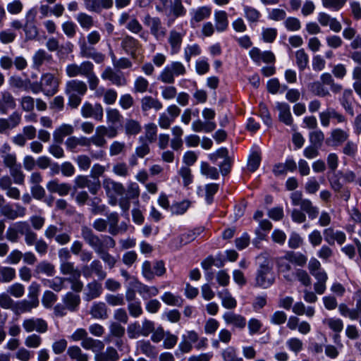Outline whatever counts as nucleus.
Masks as SVG:
<instances>
[{
    "instance_id": "obj_38",
    "label": "nucleus",
    "mask_w": 361,
    "mask_h": 361,
    "mask_svg": "<svg viewBox=\"0 0 361 361\" xmlns=\"http://www.w3.org/2000/svg\"><path fill=\"white\" fill-rule=\"evenodd\" d=\"M218 296L221 300V305L226 309H234L237 306L236 300L231 295L228 290L218 293Z\"/></svg>"
},
{
    "instance_id": "obj_37",
    "label": "nucleus",
    "mask_w": 361,
    "mask_h": 361,
    "mask_svg": "<svg viewBox=\"0 0 361 361\" xmlns=\"http://www.w3.org/2000/svg\"><path fill=\"white\" fill-rule=\"evenodd\" d=\"M60 271L63 275H70V278H80L81 271L75 267L71 262H62L60 264Z\"/></svg>"
},
{
    "instance_id": "obj_62",
    "label": "nucleus",
    "mask_w": 361,
    "mask_h": 361,
    "mask_svg": "<svg viewBox=\"0 0 361 361\" xmlns=\"http://www.w3.org/2000/svg\"><path fill=\"white\" fill-rule=\"evenodd\" d=\"M287 257L291 263L295 264L298 266H304L307 261V258L305 255L302 253H295L293 252H288Z\"/></svg>"
},
{
    "instance_id": "obj_56",
    "label": "nucleus",
    "mask_w": 361,
    "mask_h": 361,
    "mask_svg": "<svg viewBox=\"0 0 361 361\" xmlns=\"http://www.w3.org/2000/svg\"><path fill=\"white\" fill-rule=\"evenodd\" d=\"M164 302L171 306L180 307L183 304V300L179 297L173 295L171 292H166L161 296Z\"/></svg>"
},
{
    "instance_id": "obj_49",
    "label": "nucleus",
    "mask_w": 361,
    "mask_h": 361,
    "mask_svg": "<svg viewBox=\"0 0 361 361\" xmlns=\"http://www.w3.org/2000/svg\"><path fill=\"white\" fill-rule=\"evenodd\" d=\"M300 208L308 214L309 218L311 219H314L318 216L319 209L314 206L312 202L308 199H305V201L302 202Z\"/></svg>"
},
{
    "instance_id": "obj_24",
    "label": "nucleus",
    "mask_w": 361,
    "mask_h": 361,
    "mask_svg": "<svg viewBox=\"0 0 361 361\" xmlns=\"http://www.w3.org/2000/svg\"><path fill=\"white\" fill-rule=\"evenodd\" d=\"M90 314L95 319H106L108 318V308L103 302H94L90 309Z\"/></svg>"
},
{
    "instance_id": "obj_53",
    "label": "nucleus",
    "mask_w": 361,
    "mask_h": 361,
    "mask_svg": "<svg viewBox=\"0 0 361 361\" xmlns=\"http://www.w3.org/2000/svg\"><path fill=\"white\" fill-rule=\"evenodd\" d=\"M200 172L202 175L206 176L211 179H217L219 177V171L217 169L209 166L207 162L201 163Z\"/></svg>"
},
{
    "instance_id": "obj_3",
    "label": "nucleus",
    "mask_w": 361,
    "mask_h": 361,
    "mask_svg": "<svg viewBox=\"0 0 361 361\" xmlns=\"http://www.w3.org/2000/svg\"><path fill=\"white\" fill-rule=\"evenodd\" d=\"M274 282V275L269 262L264 261L259 265L256 276L257 286L267 288Z\"/></svg>"
},
{
    "instance_id": "obj_33",
    "label": "nucleus",
    "mask_w": 361,
    "mask_h": 361,
    "mask_svg": "<svg viewBox=\"0 0 361 361\" xmlns=\"http://www.w3.org/2000/svg\"><path fill=\"white\" fill-rule=\"evenodd\" d=\"M109 232L111 235H116L120 232H125L127 230V226H118V214L116 212L111 213L108 216Z\"/></svg>"
},
{
    "instance_id": "obj_11",
    "label": "nucleus",
    "mask_w": 361,
    "mask_h": 361,
    "mask_svg": "<svg viewBox=\"0 0 361 361\" xmlns=\"http://www.w3.org/2000/svg\"><path fill=\"white\" fill-rule=\"evenodd\" d=\"M16 226L20 233L24 235L25 243L27 246H32L38 240L37 235L30 227L27 221H18Z\"/></svg>"
},
{
    "instance_id": "obj_21",
    "label": "nucleus",
    "mask_w": 361,
    "mask_h": 361,
    "mask_svg": "<svg viewBox=\"0 0 361 361\" xmlns=\"http://www.w3.org/2000/svg\"><path fill=\"white\" fill-rule=\"evenodd\" d=\"M276 109L279 111V119L287 126L293 124V117L290 113V106L285 102H277Z\"/></svg>"
},
{
    "instance_id": "obj_36",
    "label": "nucleus",
    "mask_w": 361,
    "mask_h": 361,
    "mask_svg": "<svg viewBox=\"0 0 361 361\" xmlns=\"http://www.w3.org/2000/svg\"><path fill=\"white\" fill-rule=\"evenodd\" d=\"M63 302L68 310L74 312L80 303V295L68 292L63 298Z\"/></svg>"
},
{
    "instance_id": "obj_12",
    "label": "nucleus",
    "mask_w": 361,
    "mask_h": 361,
    "mask_svg": "<svg viewBox=\"0 0 361 361\" xmlns=\"http://www.w3.org/2000/svg\"><path fill=\"white\" fill-rule=\"evenodd\" d=\"M87 91L86 83L79 80H71L66 84L65 92L66 94L83 96Z\"/></svg>"
},
{
    "instance_id": "obj_13",
    "label": "nucleus",
    "mask_w": 361,
    "mask_h": 361,
    "mask_svg": "<svg viewBox=\"0 0 361 361\" xmlns=\"http://www.w3.org/2000/svg\"><path fill=\"white\" fill-rule=\"evenodd\" d=\"M103 80H107L116 86H125L127 85V79L121 73H117L111 67H106L102 73Z\"/></svg>"
},
{
    "instance_id": "obj_34",
    "label": "nucleus",
    "mask_w": 361,
    "mask_h": 361,
    "mask_svg": "<svg viewBox=\"0 0 361 361\" xmlns=\"http://www.w3.org/2000/svg\"><path fill=\"white\" fill-rule=\"evenodd\" d=\"M171 133L173 138L171 140V147L173 150H179L182 148L183 140L182 136L183 135V130L178 126H175L171 128Z\"/></svg>"
},
{
    "instance_id": "obj_9",
    "label": "nucleus",
    "mask_w": 361,
    "mask_h": 361,
    "mask_svg": "<svg viewBox=\"0 0 361 361\" xmlns=\"http://www.w3.org/2000/svg\"><path fill=\"white\" fill-rule=\"evenodd\" d=\"M75 188L83 189L87 188L90 192L96 195L101 188L99 180L96 182L91 181L86 176H78L74 179Z\"/></svg>"
},
{
    "instance_id": "obj_35",
    "label": "nucleus",
    "mask_w": 361,
    "mask_h": 361,
    "mask_svg": "<svg viewBox=\"0 0 361 361\" xmlns=\"http://www.w3.org/2000/svg\"><path fill=\"white\" fill-rule=\"evenodd\" d=\"M215 29L221 32L226 30L228 26V16L226 11H219L214 13Z\"/></svg>"
},
{
    "instance_id": "obj_39",
    "label": "nucleus",
    "mask_w": 361,
    "mask_h": 361,
    "mask_svg": "<svg viewBox=\"0 0 361 361\" xmlns=\"http://www.w3.org/2000/svg\"><path fill=\"white\" fill-rule=\"evenodd\" d=\"M216 127V123L213 121L203 122L200 119L193 121L192 123V129L195 132L204 131L209 133L213 131Z\"/></svg>"
},
{
    "instance_id": "obj_50",
    "label": "nucleus",
    "mask_w": 361,
    "mask_h": 361,
    "mask_svg": "<svg viewBox=\"0 0 361 361\" xmlns=\"http://www.w3.org/2000/svg\"><path fill=\"white\" fill-rule=\"evenodd\" d=\"M76 20L83 29L89 30L94 25L93 18L85 13H79L76 16Z\"/></svg>"
},
{
    "instance_id": "obj_26",
    "label": "nucleus",
    "mask_w": 361,
    "mask_h": 361,
    "mask_svg": "<svg viewBox=\"0 0 361 361\" xmlns=\"http://www.w3.org/2000/svg\"><path fill=\"white\" fill-rule=\"evenodd\" d=\"M184 35V32H179L175 30H171L169 32L168 42L173 54H176L180 51Z\"/></svg>"
},
{
    "instance_id": "obj_20",
    "label": "nucleus",
    "mask_w": 361,
    "mask_h": 361,
    "mask_svg": "<svg viewBox=\"0 0 361 361\" xmlns=\"http://www.w3.org/2000/svg\"><path fill=\"white\" fill-rule=\"evenodd\" d=\"M324 239L329 245H333L336 241L339 245L344 243L346 239L345 234L340 231H335L332 228L324 231Z\"/></svg>"
},
{
    "instance_id": "obj_25",
    "label": "nucleus",
    "mask_w": 361,
    "mask_h": 361,
    "mask_svg": "<svg viewBox=\"0 0 361 361\" xmlns=\"http://www.w3.org/2000/svg\"><path fill=\"white\" fill-rule=\"evenodd\" d=\"M16 106L13 96L8 91H3L1 93L0 112L6 114L8 109H14Z\"/></svg>"
},
{
    "instance_id": "obj_2",
    "label": "nucleus",
    "mask_w": 361,
    "mask_h": 361,
    "mask_svg": "<svg viewBox=\"0 0 361 361\" xmlns=\"http://www.w3.org/2000/svg\"><path fill=\"white\" fill-rule=\"evenodd\" d=\"M66 75L69 78H75L81 75L87 78L89 87L91 90H95L98 87L99 80L94 73V65L89 61H83L80 64L71 63L66 67Z\"/></svg>"
},
{
    "instance_id": "obj_31",
    "label": "nucleus",
    "mask_w": 361,
    "mask_h": 361,
    "mask_svg": "<svg viewBox=\"0 0 361 361\" xmlns=\"http://www.w3.org/2000/svg\"><path fill=\"white\" fill-rule=\"evenodd\" d=\"M81 346L84 349L92 350L96 354L104 350V343L100 340L94 339L87 336V337L81 342Z\"/></svg>"
},
{
    "instance_id": "obj_42",
    "label": "nucleus",
    "mask_w": 361,
    "mask_h": 361,
    "mask_svg": "<svg viewBox=\"0 0 361 361\" xmlns=\"http://www.w3.org/2000/svg\"><path fill=\"white\" fill-rule=\"evenodd\" d=\"M38 305L36 302L31 300H23L16 302L14 310L19 313L30 312L32 309L37 307Z\"/></svg>"
},
{
    "instance_id": "obj_14",
    "label": "nucleus",
    "mask_w": 361,
    "mask_h": 361,
    "mask_svg": "<svg viewBox=\"0 0 361 361\" xmlns=\"http://www.w3.org/2000/svg\"><path fill=\"white\" fill-rule=\"evenodd\" d=\"M103 292L101 283L97 280H92L88 283L84 289V297L86 301H91L99 298Z\"/></svg>"
},
{
    "instance_id": "obj_54",
    "label": "nucleus",
    "mask_w": 361,
    "mask_h": 361,
    "mask_svg": "<svg viewBox=\"0 0 361 361\" xmlns=\"http://www.w3.org/2000/svg\"><path fill=\"white\" fill-rule=\"evenodd\" d=\"M66 280L65 278L56 276L52 279L46 280L44 283L54 291L59 292L64 288Z\"/></svg>"
},
{
    "instance_id": "obj_59",
    "label": "nucleus",
    "mask_w": 361,
    "mask_h": 361,
    "mask_svg": "<svg viewBox=\"0 0 361 361\" xmlns=\"http://www.w3.org/2000/svg\"><path fill=\"white\" fill-rule=\"evenodd\" d=\"M42 343V337L36 334L27 336L24 341L25 346L29 348H37L41 345Z\"/></svg>"
},
{
    "instance_id": "obj_5",
    "label": "nucleus",
    "mask_w": 361,
    "mask_h": 361,
    "mask_svg": "<svg viewBox=\"0 0 361 361\" xmlns=\"http://www.w3.org/2000/svg\"><path fill=\"white\" fill-rule=\"evenodd\" d=\"M22 326L27 333L36 331L38 334H44L48 331V324L42 318L25 319L22 322Z\"/></svg>"
},
{
    "instance_id": "obj_47",
    "label": "nucleus",
    "mask_w": 361,
    "mask_h": 361,
    "mask_svg": "<svg viewBox=\"0 0 361 361\" xmlns=\"http://www.w3.org/2000/svg\"><path fill=\"white\" fill-rule=\"evenodd\" d=\"M145 141L152 143L156 141L157 137V126L153 123L145 126Z\"/></svg>"
},
{
    "instance_id": "obj_43",
    "label": "nucleus",
    "mask_w": 361,
    "mask_h": 361,
    "mask_svg": "<svg viewBox=\"0 0 361 361\" xmlns=\"http://www.w3.org/2000/svg\"><path fill=\"white\" fill-rule=\"evenodd\" d=\"M293 312L297 315L305 314L312 317L314 314V308L311 306L306 307L302 302H298L293 307Z\"/></svg>"
},
{
    "instance_id": "obj_55",
    "label": "nucleus",
    "mask_w": 361,
    "mask_h": 361,
    "mask_svg": "<svg viewBox=\"0 0 361 361\" xmlns=\"http://www.w3.org/2000/svg\"><path fill=\"white\" fill-rule=\"evenodd\" d=\"M11 295L8 292L0 293V307L4 310H13L16 302L11 298Z\"/></svg>"
},
{
    "instance_id": "obj_4",
    "label": "nucleus",
    "mask_w": 361,
    "mask_h": 361,
    "mask_svg": "<svg viewBox=\"0 0 361 361\" xmlns=\"http://www.w3.org/2000/svg\"><path fill=\"white\" fill-rule=\"evenodd\" d=\"M144 25L149 28L150 33L157 39H161L165 35L166 30L162 26L161 21L158 17H152L149 13L145 14L143 18Z\"/></svg>"
},
{
    "instance_id": "obj_18",
    "label": "nucleus",
    "mask_w": 361,
    "mask_h": 361,
    "mask_svg": "<svg viewBox=\"0 0 361 361\" xmlns=\"http://www.w3.org/2000/svg\"><path fill=\"white\" fill-rule=\"evenodd\" d=\"M102 184L108 196H111L114 194L123 195L125 192V188L122 183L116 182L109 178L104 179Z\"/></svg>"
},
{
    "instance_id": "obj_63",
    "label": "nucleus",
    "mask_w": 361,
    "mask_h": 361,
    "mask_svg": "<svg viewBox=\"0 0 361 361\" xmlns=\"http://www.w3.org/2000/svg\"><path fill=\"white\" fill-rule=\"evenodd\" d=\"M211 14V8L207 6L200 7L193 11L192 20L200 22L208 18Z\"/></svg>"
},
{
    "instance_id": "obj_44",
    "label": "nucleus",
    "mask_w": 361,
    "mask_h": 361,
    "mask_svg": "<svg viewBox=\"0 0 361 361\" xmlns=\"http://www.w3.org/2000/svg\"><path fill=\"white\" fill-rule=\"evenodd\" d=\"M124 130L127 135H136L140 133L142 127L137 121L128 119L125 123Z\"/></svg>"
},
{
    "instance_id": "obj_27",
    "label": "nucleus",
    "mask_w": 361,
    "mask_h": 361,
    "mask_svg": "<svg viewBox=\"0 0 361 361\" xmlns=\"http://www.w3.org/2000/svg\"><path fill=\"white\" fill-rule=\"evenodd\" d=\"M53 57L44 49L37 50L32 56V66L38 69L44 63H51Z\"/></svg>"
},
{
    "instance_id": "obj_7",
    "label": "nucleus",
    "mask_w": 361,
    "mask_h": 361,
    "mask_svg": "<svg viewBox=\"0 0 361 361\" xmlns=\"http://www.w3.org/2000/svg\"><path fill=\"white\" fill-rule=\"evenodd\" d=\"M0 214L7 219L15 220L24 217L26 214V209L18 204L15 205V208L11 204H6L1 207Z\"/></svg>"
},
{
    "instance_id": "obj_30",
    "label": "nucleus",
    "mask_w": 361,
    "mask_h": 361,
    "mask_svg": "<svg viewBox=\"0 0 361 361\" xmlns=\"http://www.w3.org/2000/svg\"><path fill=\"white\" fill-rule=\"evenodd\" d=\"M81 346L84 349L92 350L96 354L104 350V343L100 340L94 339L87 336V337L81 342Z\"/></svg>"
},
{
    "instance_id": "obj_1",
    "label": "nucleus",
    "mask_w": 361,
    "mask_h": 361,
    "mask_svg": "<svg viewBox=\"0 0 361 361\" xmlns=\"http://www.w3.org/2000/svg\"><path fill=\"white\" fill-rule=\"evenodd\" d=\"M81 235L86 243L94 250L109 269H112L115 266L117 262L116 259L106 250L102 249L101 238L94 234L92 228L85 225L82 226L81 227Z\"/></svg>"
},
{
    "instance_id": "obj_19",
    "label": "nucleus",
    "mask_w": 361,
    "mask_h": 361,
    "mask_svg": "<svg viewBox=\"0 0 361 361\" xmlns=\"http://www.w3.org/2000/svg\"><path fill=\"white\" fill-rule=\"evenodd\" d=\"M223 319L227 325H232L239 329H243L246 326V319L241 314L232 312L224 313Z\"/></svg>"
},
{
    "instance_id": "obj_17",
    "label": "nucleus",
    "mask_w": 361,
    "mask_h": 361,
    "mask_svg": "<svg viewBox=\"0 0 361 361\" xmlns=\"http://www.w3.org/2000/svg\"><path fill=\"white\" fill-rule=\"evenodd\" d=\"M291 262L288 259L287 253L281 257H279L276 259V264L279 271L283 274L284 279L288 282H293L294 281L295 274L291 273Z\"/></svg>"
},
{
    "instance_id": "obj_22",
    "label": "nucleus",
    "mask_w": 361,
    "mask_h": 361,
    "mask_svg": "<svg viewBox=\"0 0 361 361\" xmlns=\"http://www.w3.org/2000/svg\"><path fill=\"white\" fill-rule=\"evenodd\" d=\"M349 134L348 131L341 128H335L331 131L330 136L326 139V144L334 145H341L348 140Z\"/></svg>"
},
{
    "instance_id": "obj_57",
    "label": "nucleus",
    "mask_w": 361,
    "mask_h": 361,
    "mask_svg": "<svg viewBox=\"0 0 361 361\" xmlns=\"http://www.w3.org/2000/svg\"><path fill=\"white\" fill-rule=\"evenodd\" d=\"M7 292L16 298H20L25 294V286L20 283H14L8 287Z\"/></svg>"
},
{
    "instance_id": "obj_41",
    "label": "nucleus",
    "mask_w": 361,
    "mask_h": 361,
    "mask_svg": "<svg viewBox=\"0 0 361 361\" xmlns=\"http://www.w3.org/2000/svg\"><path fill=\"white\" fill-rule=\"evenodd\" d=\"M16 269L11 267H0V283H8L16 279Z\"/></svg>"
},
{
    "instance_id": "obj_48",
    "label": "nucleus",
    "mask_w": 361,
    "mask_h": 361,
    "mask_svg": "<svg viewBox=\"0 0 361 361\" xmlns=\"http://www.w3.org/2000/svg\"><path fill=\"white\" fill-rule=\"evenodd\" d=\"M35 271L36 274H44L51 276L55 274V267L50 262L42 261L37 264Z\"/></svg>"
},
{
    "instance_id": "obj_46",
    "label": "nucleus",
    "mask_w": 361,
    "mask_h": 361,
    "mask_svg": "<svg viewBox=\"0 0 361 361\" xmlns=\"http://www.w3.org/2000/svg\"><path fill=\"white\" fill-rule=\"evenodd\" d=\"M352 95L353 90L350 89H345L343 90L342 97L340 98L339 101L345 110L351 115H353L352 104L350 102V99L351 98Z\"/></svg>"
},
{
    "instance_id": "obj_40",
    "label": "nucleus",
    "mask_w": 361,
    "mask_h": 361,
    "mask_svg": "<svg viewBox=\"0 0 361 361\" xmlns=\"http://www.w3.org/2000/svg\"><path fill=\"white\" fill-rule=\"evenodd\" d=\"M68 355L75 361H88L89 356L84 353L81 348L77 345L70 346L67 350Z\"/></svg>"
},
{
    "instance_id": "obj_64",
    "label": "nucleus",
    "mask_w": 361,
    "mask_h": 361,
    "mask_svg": "<svg viewBox=\"0 0 361 361\" xmlns=\"http://www.w3.org/2000/svg\"><path fill=\"white\" fill-rule=\"evenodd\" d=\"M222 357L224 361H243L242 357L237 356L235 349L231 346L223 350Z\"/></svg>"
},
{
    "instance_id": "obj_52",
    "label": "nucleus",
    "mask_w": 361,
    "mask_h": 361,
    "mask_svg": "<svg viewBox=\"0 0 361 361\" xmlns=\"http://www.w3.org/2000/svg\"><path fill=\"white\" fill-rule=\"evenodd\" d=\"M295 59L299 70H305L309 63V56L303 49H299L295 52Z\"/></svg>"
},
{
    "instance_id": "obj_8",
    "label": "nucleus",
    "mask_w": 361,
    "mask_h": 361,
    "mask_svg": "<svg viewBox=\"0 0 361 361\" xmlns=\"http://www.w3.org/2000/svg\"><path fill=\"white\" fill-rule=\"evenodd\" d=\"M81 114L84 118L92 117L96 121H101L104 117V109L99 103L92 105L85 102L81 107Z\"/></svg>"
},
{
    "instance_id": "obj_51",
    "label": "nucleus",
    "mask_w": 361,
    "mask_h": 361,
    "mask_svg": "<svg viewBox=\"0 0 361 361\" xmlns=\"http://www.w3.org/2000/svg\"><path fill=\"white\" fill-rule=\"evenodd\" d=\"M310 90L314 93L316 96L324 97L329 95V92L326 90L324 85L319 82L316 81L309 85Z\"/></svg>"
},
{
    "instance_id": "obj_32",
    "label": "nucleus",
    "mask_w": 361,
    "mask_h": 361,
    "mask_svg": "<svg viewBox=\"0 0 361 361\" xmlns=\"http://www.w3.org/2000/svg\"><path fill=\"white\" fill-rule=\"evenodd\" d=\"M74 132V128L71 125L62 124L57 128L54 133L53 138L56 143L61 144L63 141L65 136L71 135Z\"/></svg>"
},
{
    "instance_id": "obj_58",
    "label": "nucleus",
    "mask_w": 361,
    "mask_h": 361,
    "mask_svg": "<svg viewBox=\"0 0 361 361\" xmlns=\"http://www.w3.org/2000/svg\"><path fill=\"white\" fill-rule=\"evenodd\" d=\"M109 329V336L116 338H121L125 334L126 329L119 322H111Z\"/></svg>"
},
{
    "instance_id": "obj_61",
    "label": "nucleus",
    "mask_w": 361,
    "mask_h": 361,
    "mask_svg": "<svg viewBox=\"0 0 361 361\" xmlns=\"http://www.w3.org/2000/svg\"><path fill=\"white\" fill-rule=\"evenodd\" d=\"M138 292L143 298H148L152 296H156L159 293V290L155 286H147L140 283Z\"/></svg>"
},
{
    "instance_id": "obj_29",
    "label": "nucleus",
    "mask_w": 361,
    "mask_h": 361,
    "mask_svg": "<svg viewBox=\"0 0 361 361\" xmlns=\"http://www.w3.org/2000/svg\"><path fill=\"white\" fill-rule=\"evenodd\" d=\"M94 361H118L119 355L112 346L107 347L105 351H100L94 356Z\"/></svg>"
},
{
    "instance_id": "obj_16",
    "label": "nucleus",
    "mask_w": 361,
    "mask_h": 361,
    "mask_svg": "<svg viewBox=\"0 0 361 361\" xmlns=\"http://www.w3.org/2000/svg\"><path fill=\"white\" fill-rule=\"evenodd\" d=\"M47 189L51 193H57L60 196H66L71 190V186L67 183H60L59 180H51L47 183Z\"/></svg>"
},
{
    "instance_id": "obj_45",
    "label": "nucleus",
    "mask_w": 361,
    "mask_h": 361,
    "mask_svg": "<svg viewBox=\"0 0 361 361\" xmlns=\"http://www.w3.org/2000/svg\"><path fill=\"white\" fill-rule=\"evenodd\" d=\"M138 347L142 354L148 357L154 358L157 355L155 346L148 341H141L138 343Z\"/></svg>"
},
{
    "instance_id": "obj_10",
    "label": "nucleus",
    "mask_w": 361,
    "mask_h": 361,
    "mask_svg": "<svg viewBox=\"0 0 361 361\" xmlns=\"http://www.w3.org/2000/svg\"><path fill=\"white\" fill-rule=\"evenodd\" d=\"M319 117L322 126L324 128L329 126L331 118L336 119L338 123H343L346 121L343 115L333 108H327L325 111L320 112Z\"/></svg>"
},
{
    "instance_id": "obj_28",
    "label": "nucleus",
    "mask_w": 361,
    "mask_h": 361,
    "mask_svg": "<svg viewBox=\"0 0 361 361\" xmlns=\"http://www.w3.org/2000/svg\"><path fill=\"white\" fill-rule=\"evenodd\" d=\"M141 109L143 112H147L150 109L159 111L162 109V103L157 98L151 96H145L140 100Z\"/></svg>"
},
{
    "instance_id": "obj_6",
    "label": "nucleus",
    "mask_w": 361,
    "mask_h": 361,
    "mask_svg": "<svg viewBox=\"0 0 361 361\" xmlns=\"http://www.w3.org/2000/svg\"><path fill=\"white\" fill-rule=\"evenodd\" d=\"M42 86V92L47 96H53L55 94L59 88V80L51 73L42 74L40 79Z\"/></svg>"
},
{
    "instance_id": "obj_23",
    "label": "nucleus",
    "mask_w": 361,
    "mask_h": 361,
    "mask_svg": "<svg viewBox=\"0 0 361 361\" xmlns=\"http://www.w3.org/2000/svg\"><path fill=\"white\" fill-rule=\"evenodd\" d=\"M250 56L256 63H259L261 61L264 63L274 62L275 56L270 51L262 52L258 48L254 47L250 51Z\"/></svg>"
},
{
    "instance_id": "obj_60",
    "label": "nucleus",
    "mask_w": 361,
    "mask_h": 361,
    "mask_svg": "<svg viewBox=\"0 0 361 361\" xmlns=\"http://www.w3.org/2000/svg\"><path fill=\"white\" fill-rule=\"evenodd\" d=\"M106 121L111 124H116L121 121L123 116L116 109L109 108L106 109Z\"/></svg>"
},
{
    "instance_id": "obj_15",
    "label": "nucleus",
    "mask_w": 361,
    "mask_h": 361,
    "mask_svg": "<svg viewBox=\"0 0 361 361\" xmlns=\"http://www.w3.org/2000/svg\"><path fill=\"white\" fill-rule=\"evenodd\" d=\"M87 11L99 13L104 9H110L114 4L113 0H84Z\"/></svg>"
}]
</instances>
